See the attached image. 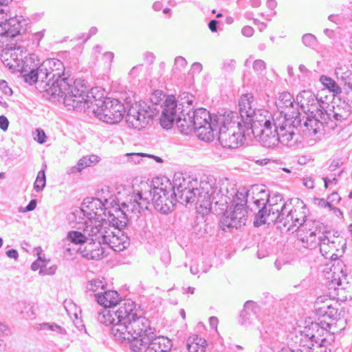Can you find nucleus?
Returning a JSON list of instances; mask_svg holds the SVG:
<instances>
[{"instance_id":"f257e3e1","label":"nucleus","mask_w":352,"mask_h":352,"mask_svg":"<svg viewBox=\"0 0 352 352\" xmlns=\"http://www.w3.org/2000/svg\"><path fill=\"white\" fill-rule=\"evenodd\" d=\"M162 109L160 124L164 129H170L175 121L177 128L184 135L195 133L192 112L190 107H186L183 103H179L174 96H168L163 104H152L134 103L128 109L126 122L129 126L141 130L146 127L154 116L159 114Z\"/></svg>"},{"instance_id":"f03ea898","label":"nucleus","mask_w":352,"mask_h":352,"mask_svg":"<svg viewBox=\"0 0 352 352\" xmlns=\"http://www.w3.org/2000/svg\"><path fill=\"white\" fill-rule=\"evenodd\" d=\"M172 186L175 197L184 205L194 203L209 211L212 203L218 204L220 201L221 190L212 176H208L199 182L197 179L175 174Z\"/></svg>"},{"instance_id":"7ed1b4c3","label":"nucleus","mask_w":352,"mask_h":352,"mask_svg":"<svg viewBox=\"0 0 352 352\" xmlns=\"http://www.w3.org/2000/svg\"><path fill=\"white\" fill-rule=\"evenodd\" d=\"M128 321H131L129 319ZM130 326H120L116 330L119 338L126 339L129 347L133 352H169L172 342L164 336H157L155 328L151 327V322L141 316L137 320L127 322Z\"/></svg>"},{"instance_id":"20e7f679","label":"nucleus","mask_w":352,"mask_h":352,"mask_svg":"<svg viewBox=\"0 0 352 352\" xmlns=\"http://www.w3.org/2000/svg\"><path fill=\"white\" fill-rule=\"evenodd\" d=\"M35 71L38 87L53 100L58 102L63 100L68 110L75 109L82 102V96L86 91L84 80L76 79L72 82V79L65 78L54 80V74L50 75L47 69H45L43 63Z\"/></svg>"},{"instance_id":"39448f33","label":"nucleus","mask_w":352,"mask_h":352,"mask_svg":"<svg viewBox=\"0 0 352 352\" xmlns=\"http://www.w3.org/2000/svg\"><path fill=\"white\" fill-rule=\"evenodd\" d=\"M296 230L303 247L313 249L319 246L321 254L326 258H338L336 252L346 245L345 240L338 231L331 232L318 221L305 219V222Z\"/></svg>"},{"instance_id":"423d86ee","label":"nucleus","mask_w":352,"mask_h":352,"mask_svg":"<svg viewBox=\"0 0 352 352\" xmlns=\"http://www.w3.org/2000/svg\"><path fill=\"white\" fill-rule=\"evenodd\" d=\"M255 214L254 226L259 227L265 223H274L287 227V231L298 228L305 222L306 214L305 207L295 208L292 204V199L283 202L279 208H272V213H266V208L263 207Z\"/></svg>"},{"instance_id":"0eeeda50","label":"nucleus","mask_w":352,"mask_h":352,"mask_svg":"<svg viewBox=\"0 0 352 352\" xmlns=\"http://www.w3.org/2000/svg\"><path fill=\"white\" fill-rule=\"evenodd\" d=\"M85 82L86 91L82 96L83 100L75 109L91 108L92 112L95 114L96 117L102 122L111 124L118 123L122 119L125 113L124 104L115 98L96 99L93 95L94 89H91L90 93L91 96H89V89L87 85V82L86 81Z\"/></svg>"},{"instance_id":"6e6552de","label":"nucleus","mask_w":352,"mask_h":352,"mask_svg":"<svg viewBox=\"0 0 352 352\" xmlns=\"http://www.w3.org/2000/svg\"><path fill=\"white\" fill-rule=\"evenodd\" d=\"M216 118L217 120L214 121V124H217L214 138L218 137L221 145L230 149L236 148L241 145L247 133L243 132L246 129L238 120L237 113L230 111L225 115H219Z\"/></svg>"},{"instance_id":"1a4fd4ad","label":"nucleus","mask_w":352,"mask_h":352,"mask_svg":"<svg viewBox=\"0 0 352 352\" xmlns=\"http://www.w3.org/2000/svg\"><path fill=\"white\" fill-rule=\"evenodd\" d=\"M89 221L90 223H86L83 229L88 241L90 242L84 248L80 247L78 252L88 259L98 260L104 254V248L101 245L107 242V236L110 229L109 223L104 219Z\"/></svg>"},{"instance_id":"9d476101","label":"nucleus","mask_w":352,"mask_h":352,"mask_svg":"<svg viewBox=\"0 0 352 352\" xmlns=\"http://www.w3.org/2000/svg\"><path fill=\"white\" fill-rule=\"evenodd\" d=\"M142 316L138 314V311L135 309V304L131 300L123 301L120 303V307L116 309H109L107 307H103L101 311L98 313L97 319L101 324L105 325L111 324V333L114 336L116 340L120 341L121 342H125L126 339L119 338L117 336L118 333H116L118 327L122 325L130 326L128 324V320L131 322L133 320H137Z\"/></svg>"},{"instance_id":"9b49d317","label":"nucleus","mask_w":352,"mask_h":352,"mask_svg":"<svg viewBox=\"0 0 352 352\" xmlns=\"http://www.w3.org/2000/svg\"><path fill=\"white\" fill-rule=\"evenodd\" d=\"M307 117L301 119L300 113L298 111H288L285 113L284 119L280 120L281 122V127L284 128L287 132L292 133V146H294L297 142L296 138V133L295 130L298 132H302L305 135L311 137L320 132L322 129V125L320 119L311 117L309 114L306 113Z\"/></svg>"},{"instance_id":"f8f14e48","label":"nucleus","mask_w":352,"mask_h":352,"mask_svg":"<svg viewBox=\"0 0 352 352\" xmlns=\"http://www.w3.org/2000/svg\"><path fill=\"white\" fill-rule=\"evenodd\" d=\"M292 134L281 127L280 120H273V123L270 126L266 125L261 129H256V132L252 135L263 146L270 148H274L278 143L292 146Z\"/></svg>"},{"instance_id":"ddd939ff","label":"nucleus","mask_w":352,"mask_h":352,"mask_svg":"<svg viewBox=\"0 0 352 352\" xmlns=\"http://www.w3.org/2000/svg\"><path fill=\"white\" fill-rule=\"evenodd\" d=\"M192 120L195 125V133L197 137L205 142H212L214 139V132L217 131V124H213L216 118L219 115L212 116L208 111L199 108L192 111Z\"/></svg>"},{"instance_id":"4468645a","label":"nucleus","mask_w":352,"mask_h":352,"mask_svg":"<svg viewBox=\"0 0 352 352\" xmlns=\"http://www.w3.org/2000/svg\"><path fill=\"white\" fill-rule=\"evenodd\" d=\"M157 186L155 180H142L135 189L137 192L131 196L128 203L123 202L122 206L124 208L126 207L127 210H131L133 213H140L141 210L148 209L154 188Z\"/></svg>"},{"instance_id":"2eb2a0df","label":"nucleus","mask_w":352,"mask_h":352,"mask_svg":"<svg viewBox=\"0 0 352 352\" xmlns=\"http://www.w3.org/2000/svg\"><path fill=\"white\" fill-rule=\"evenodd\" d=\"M155 183L157 186L154 188L151 201L156 210L163 214H168L174 207L172 184L167 179H165L164 182L159 178L155 179Z\"/></svg>"},{"instance_id":"dca6fc26","label":"nucleus","mask_w":352,"mask_h":352,"mask_svg":"<svg viewBox=\"0 0 352 352\" xmlns=\"http://www.w3.org/2000/svg\"><path fill=\"white\" fill-rule=\"evenodd\" d=\"M336 107L330 106L329 104L325 102L324 107L319 109L320 112L316 114L320 118L322 128L324 126L330 129H333L337 126L338 121L346 120L350 114L351 107L345 101L340 102Z\"/></svg>"},{"instance_id":"f3484780","label":"nucleus","mask_w":352,"mask_h":352,"mask_svg":"<svg viewBox=\"0 0 352 352\" xmlns=\"http://www.w3.org/2000/svg\"><path fill=\"white\" fill-rule=\"evenodd\" d=\"M338 303L324 296H320L314 304L318 321L322 324L331 327L333 322L340 318L338 309Z\"/></svg>"},{"instance_id":"a211bd4d","label":"nucleus","mask_w":352,"mask_h":352,"mask_svg":"<svg viewBox=\"0 0 352 352\" xmlns=\"http://www.w3.org/2000/svg\"><path fill=\"white\" fill-rule=\"evenodd\" d=\"M331 327L322 324L320 321L311 322L302 331L300 344H314L319 342H328L327 336Z\"/></svg>"},{"instance_id":"6ab92c4d","label":"nucleus","mask_w":352,"mask_h":352,"mask_svg":"<svg viewBox=\"0 0 352 352\" xmlns=\"http://www.w3.org/2000/svg\"><path fill=\"white\" fill-rule=\"evenodd\" d=\"M296 100L298 105L305 113L309 114L311 117L320 119L316 114L320 112L319 109L324 107L325 102L320 101L314 92L310 90H303L297 95Z\"/></svg>"},{"instance_id":"aec40b11","label":"nucleus","mask_w":352,"mask_h":352,"mask_svg":"<svg viewBox=\"0 0 352 352\" xmlns=\"http://www.w3.org/2000/svg\"><path fill=\"white\" fill-rule=\"evenodd\" d=\"M273 118H272L271 113L263 109H257L254 113L249 118L248 120H245L243 124L246 131H243L244 133H247V136L250 137V135L256 132V129H261L266 125L273 123Z\"/></svg>"},{"instance_id":"412c9836","label":"nucleus","mask_w":352,"mask_h":352,"mask_svg":"<svg viewBox=\"0 0 352 352\" xmlns=\"http://www.w3.org/2000/svg\"><path fill=\"white\" fill-rule=\"evenodd\" d=\"M247 210L244 207H241V204L234 205V210L230 215L224 214L221 221V228L223 230H231L238 229L245 224L247 220Z\"/></svg>"},{"instance_id":"4be33fe9","label":"nucleus","mask_w":352,"mask_h":352,"mask_svg":"<svg viewBox=\"0 0 352 352\" xmlns=\"http://www.w3.org/2000/svg\"><path fill=\"white\" fill-rule=\"evenodd\" d=\"M85 200L82 204V207L76 209L74 212L73 215L81 218V216L87 217L89 220L92 219H101L104 220L102 214L106 216V209L103 211V204L99 199H92L91 201H88V205H86Z\"/></svg>"},{"instance_id":"5701e85b","label":"nucleus","mask_w":352,"mask_h":352,"mask_svg":"<svg viewBox=\"0 0 352 352\" xmlns=\"http://www.w3.org/2000/svg\"><path fill=\"white\" fill-rule=\"evenodd\" d=\"M258 197L253 201L255 209H263L265 207L266 208V213H272V208H279L283 204V197L280 194H274L272 197L270 196V194L265 190H261L258 195Z\"/></svg>"},{"instance_id":"b1692460","label":"nucleus","mask_w":352,"mask_h":352,"mask_svg":"<svg viewBox=\"0 0 352 352\" xmlns=\"http://www.w3.org/2000/svg\"><path fill=\"white\" fill-rule=\"evenodd\" d=\"M104 244H107L116 252H121L129 245V238L121 230L113 232L109 229Z\"/></svg>"},{"instance_id":"393cba45","label":"nucleus","mask_w":352,"mask_h":352,"mask_svg":"<svg viewBox=\"0 0 352 352\" xmlns=\"http://www.w3.org/2000/svg\"><path fill=\"white\" fill-rule=\"evenodd\" d=\"M260 307L256 302L248 300L245 302L243 309L240 315V322L244 327L254 324L258 320Z\"/></svg>"},{"instance_id":"a878e982","label":"nucleus","mask_w":352,"mask_h":352,"mask_svg":"<svg viewBox=\"0 0 352 352\" xmlns=\"http://www.w3.org/2000/svg\"><path fill=\"white\" fill-rule=\"evenodd\" d=\"M256 109L254 97L250 94L242 95L239 101V111L241 116L239 121L243 124L244 121L248 120Z\"/></svg>"},{"instance_id":"bb28decb","label":"nucleus","mask_w":352,"mask_h":352,"mask_svg":"<svg viewBox=\"0 0 352 352\" xmlns=\"http://www.w3.org/2000/svg\"><path fill=\"white\" fill-rule=\"evenodd\" d=\"M96 300L98 304L103 306V307L111 308L116 309L117 305L122 301L119 302V294L117 292L113 290L104 291L98 292L94 294Z\"/></svg>"},{"instance_id":"cd10ccee","label":"nucleus","mask_w":352,"mask_h":352,"mask_svg":"<svg viewBox=\"0 0 352 352\" xmlns=\"http://www.w3.org/2000/svg\"><path fill=\"white\" fill-rule=\"evenodd\" d=\"M124 210H127L122 206V208H115L112 210L108 211L107 221L111 223L118 230H121L126 226L128 217Z\"/></svg>"},{"instance_id":"c85d7f7f","label":"nucleus","mask_w":352,"mask_h":352,"mask_svg":"<svg viewBox=\"0 0 352 352\" xmlns=\"http://www.w3.org/2000/svg\"><path fill=\"white\" fill-rule=\"evenodd\" d=\"M21 25L15 17L5 19L4 22L0 23V36L6 38H14L20 33Z\"/></svg>"},{"instance_id":"c756f323","label":"nucleus","mask_w":352,"mask_h":352,"mask_svg":"<svg viewBox=\"0 0 352 352\" xmlns=\"http://www.w3.org/2000/svg\"><path fill=\"white\" fill-rule=\"evenodd\" d=\"M43 63L45 69L47 68L50 75L54 74V80L63 79L62 75L64 74L65 67L60 60L56 58L47 59ZM65 78L63 77V78Z\"/></svg>"},{"instance_id":"7c9ffc66","label":"nucleus","mask_w":352,"mask_h":352,"mask_svg":"<svg viewBox=\"0 0 352 352\" xmlns=\"http://www.w3.org/2000/svg\"><path fill=\"white\" fill-rule=\"evenodd\" d=\"M206 340L197 335H192L189 337L187 342L188 352H206Z\"/></svg>"},{"instance_id":"2f4dec72","label":"nucleus","mask_w":352,"mask_h":352,"mask_svg":"<svg viewBox=\"0 0 352 352\" xmlns=\"http://www.w3.org/2000/svg\"><path fill=\"white\" fill-rule=\"evenodd\" d=\"M99 160L100 157L96 155L84 156L78 160L76 166L72 167L71 173L80 172L85 168L98 162Z\"/></svg>"},{"instance_id":"473e14b6","label":"nucleus","mask_w":352,"mask_h":352,"mask_svg":"<svg viewBox=\"0 0 352 352\" xmlns=\"http://www.w3.org/2000/svg\"><path fill=\"white\" fill-rule=\"evenodd\" d=\"M294 99L289 92H283L279 94L278 98L276 102V107L280 110V113L283 112V109L288 108L289 110L293 108Z\"/></svg>"},{"instance_id":"72a5a7b5","label":"nucleus","mask_w":352,"mask_h":352,"mask_svg":"<svg viewBox=\"0 0 352 352\" xmlns=\"http://www.w3.org/2000/svg\"><path fill=\"white\" fill-rule=\"evenodd\" d=\"M320 81L329 91L333 93L334 96H338L341 94V87L333 78L322 75L320 78Z\"/></svg>"},{"instance_id":"f704fd0d","label":"nucleus","mask_w":352,"mask_h":352,"mask_svg":"<svg viewBox=\"0 0 352 352\" xmlns=\"http://www.w3.org/2000/svg\"><path fill=\"white\" fill-rule=\"evenodd\" d=\"M352 70L349 69L346 65L338 64L335 68L334 75L338 80H340L343 84L347 78L351 75Z\"/></svg>"},{"instance_id":"c9c22d12","label":"nucleus","mask_w":352,"mask_h":352,"mask_svg":"<svg viewBox=\"0 0 352 352\" xmlns=\"http://www.w3.org/2000/svg\"><path fill=\"white\" fill-rule=\"evenodd\" d=\"M68 239L75 244H83L88 241L86 234L79 231H69L67 234Z\"/></svg>"},{"instance_id":"e433bc0d","label":"nucleus","mask_w":352,"mask_h":352,"mask_svg":"<svg viewBox=\"0 0 352 352\" xmlns=\"http://www.w3.org/2000/svg\"><path fill=\"white\" fill-rule=\"evenodd\" d=\"M104 286L105 285L102 280L93 279L87 283L86 289L87 291L98 293L104 291Z\"/></svg>"},{"instance_id":"4c0bfd02","label":"nucleus","mask_w":352,"mask_h":352,"mask_svg":"<svg viewBox=\"0 0 352 352\" xmlns=\"http://www.w3.org/2000/svg\"><path fill=\"white\" fill-rule=\"evenodd\" d=\"M328 342H319L314 344H303V346H307L310 352H331V349L327 347Z\"/></svg>"},{"instance_id":"58836bf2","label":"nucleus","mask_w":352,"mask_h":352,"mask_svg":"<svg viewBox=\"0 0 352 352\" xmlns=\"http://www.w3.org/2000/svg\"><path fill=\"white\" fill-rule=\"evenodd\" d=\"M45 184H46V178H45V170H41L40 171H38V173L37 174L36 181L34 184V188L38 192L41 191L45 186Z\"/></svg>"},{"instance_id":"ea45409f","label":"nucleus","mask_w":352,"mask_h":352,"mask_svg":"<svg viewBox=\"0 0 352 352\" xmlns=\"http://www.w3.org/2000/svg\"><path fill=\"white\" fill-rule=\"evenodd\" d=\"M303 44L308 47L314 48L317 46L318 41L312 34H305L302 37Z\"/></svg>"},{"instance_id":"a19ab883","label":"nucleus","mask_w":352,"mask_h":352,"mask_svg":"<svg viewBox=\"0 0 352 352\" xmlns=\"http://www.w3.org/2000/svg\"><path fill=\"white\" fill-rule=\"evenodd\" d=\"M247 192L237 191V192L235 195V197L233 199V204L232 206L234 207V205H236L237 204H241V207H244V206L247 203Z\"/></svg>"},{"instance_id":"79ce46f5","label":"nucleus","mask_w":352,"mask_h":352,"mask_svg":"<svg viewBox=\"0 0 352 352\" xmlns=\"http://www.w3.org/2000/svg\"><path fill=\"white\" fill-rule=\"evenodd\" d=\"M36 250L38 252V259L32 263V264L31 265V269L33 271H36L38 269H40L39 274H43L44 272L43 270V268L44 267H45V264H41V253L39 252V251H41V248L40 247H38V248H36Z\"/></svg>"},{"instance_id":"37998d69","label":"nucleus","mask_w":352,"mask_h":352,"mask_svg":"<svg viewBox=\"0 0 352 352\" xmlns=\"http://www.w3.org/2000/svg\"><path fill=\"white\" fill-rule=\"evenodd\" d=\"M252 67L254 72L261 74L266 69V64L263 60L258 59L254 60Z\"/></svg>"},{"instance_id":"c03bdc74","label":"nucleus","mask_w":352,"mask_h":352,"mask_svg":"<svg viewBox=\"0 0 352 352\" xmlns=\"http://www.w3.org/2000/svg\"><path fill=\"white\" fill-rule=\"evenodd\" d=\"M126 156L129 157V161L134 164H139L140 162L142 157H146V154L142 153H127Z\"/></svg>"},{"instance_id":"a18cd8bd","label":"nucleus","mask_w":352,"mask_h":352,"mask_svg":"<svg viewBox=\"0 0 352 352\" xmlns=\"http://www.w3.org/2000/svg\"><path fill=\"white\" fill-rule=\"evenodd\" d=\"M187 65L186 60L182 56H177L175 59V69L182 71Z\"/></svg>"},{"instance_id":"49530a36","label":"nucleus","mask_w":352,"mask_h":352,"mask_svg":"<svg viewBox=\"0 0 352 352\" xmlns=\"http://www.w3.org/2000/svg\"><path fill=\"white\" fill-rule=\"evenodd\" d=\"M24 80L25 82L32 85L33 83L37 84V77L36 75V71L32 70L30 73L23 76Z\"/></svg>"},{"instance_id":"de8ad7c7","label":"nucleus","mask_w":352,"mask_h":352,"mask_svg":"<svg viewBox=\"0 0 352 352\" xmlns=\"http://www.w3.org/2000/svg\"><path fill=\"white\" fill-rule=\"evenodd\" d=\"M47 136L43 129H37L36 130V136L34 140L39 144H43L46 141Z\"/></svg>"},{"instance_id":"09e8293b","label":"nucleus","mask_w":352,"mask_h":352,"mask_svg":"<svg viewBox=\"0 0 352 352\" xmlns=\"http://www.w3.org/2000/svg\"><path fill=\"white\" fill-rule=\"evenodd\" d=\"M236 65V61L234 59H226L223 62V69L226 72L232 71Z\"/></svg>"},{"instance_id":"8fccbe9b","label":"nucleus","mask_w":352,"mask_h":352,"mask_svg":"<svg viewBox=\"0 0 352 352\" xmlns=\"http://www.w3.org/2000/svg\"><path fill=\"white\" fill-rule=\"evenodd\" d=\"M36 204H37L36 199H32L25 208L21 207L19 208V211L21 212H29V211H32L36 208Z\"/></svg>"},{"instance_id":"3c124183","label":"nucleus","mask_w":352,"mask_h":352,"mask_svg":"<svg viewBox=\"0 0 352 352\" xmlns=\"http://www.w3.org/2000/svg\"><path fill=\"white\" fill-rule=\"evenodd\" d=\"M12 0H0V14L7 15V12H9L8 5L12 2Z\"/></svg>"},{"instance_id":"603ef678","label":"nucleus","mask_w":352,"mask_h":352,"mask_svg":"<svg viewBox=\"0 0 352 352\" xmlns=\"http://www.w3.org/2000/svg\"><path fill=\"white\" fill-rule=\"evenodd\" d=\"M0 89L7 96L12 94V89L8 87L7 82L3 80H0Z\"/></svg>"},{"instance_id":"864d4df0","label":"nucleus","mask_w":352,"mask_h":352,"mask_svg":"<svg viewBox=\"0 0 352 352\" xmlns=\"http://www.w3.org/2000/svg\"><path fill=\"white\" fill-rule=\"evenodd\" d=\"M327 199L330 202L331 206H332L333 204L338 203L341 198L336 192H333L328 196Z\"/></svg>"},{"instance_id":"5fc2aeb1","label":"nucleus","mask_w":352,"mask_h":352,"mask_svg":"<svg viewBox=\"0 0 352 352\" xmlns=\"http://www.w3.org/2000/svg\"><path fill=\"white\" fill-rule=\"evenodd\" d=\"M322 180L324 181V186L325 188L329 187V184H333L336 185L338 184V178L336 177V175L335 174L333 178H329V177H322Z\"/></svg>"},{"instance_id":"6e6d98bb","label":"nucleus","mask_w":352,"mask_h":352,"mask_svg":"<svg viewBox=\"0 0 352 352\" xmlns=\"http://www.w3.org/2000/svg\"><path fill=\"white\" fill-rule=\"evenodd\" d=\"M254 29L249 25L244 26L241 30V33L246 37H250L254 34Z\"/></svg>"},{"instance_id":"4d7b16f0","label":"nucleus","mask_w":352,"mask_h":352,"mask_svg":"<svg viewBox=\"0 0 352 352\" xmlns=\"http://www.w3.org/2000/svg\"><path fill=\"white\" fill-rule=\"evenodd\" d=\"M9 126V121L5 116H0V129L6 131Z\"/></svg>"},{"instance_id":"13d9d810","label":"nucleus","mask_w":352,"mask_h":352,"mask_svg":"<svg viewBox=\"0 0 352 352\" xmlns=\"http://www.w3.org/2000/svg\"><path fill=\"white\" fill-rule=\"evenodd\" d=\"M342 162L340 159L333 160L329 166L330 171H334L336 168H339L342 165Z\"/></svg>"},{"instance_id":"bf43d9fd","label":"nucleus","mask_w":352,"mask_h":352,"mask_svg":"<svg viewBox=\"0 0 352 352\" xmlns=\"http://www.w3.org/2000/svg\"><path fill=\"white\" fill-rule=\"evenodd\" d=\"M315 204H317L318 206H320L322 208H326V207L331 208V206L330 205V202H329L328 199L325 200L324 199L317 198V199H315Z\"/></svg>"},{"instance_id":"052dcab7","label":"nucleus","mask_w":352,"mask_h":352,"mask_svg":"<svg viewBox=\"0 0 352 352\" xmlns=\"http://www.w3.org/2000/svg\"><path fill=\"white\" fill-rule=\"evenodd\" d=\"M44 32H45V30L35 33L32 36L33 41L36 42L37 45H38L41 40L44 36Z\"/></svg>"},{"instance_id":"680f3d73","label":"nucleus","mask_w":352,"mask_h":352,"mask_svg":"<svg viewBox=\"0 0 352 352\" xmlns=\"http://www.w3.org/2000/svg\"><path fill=\"white\" fill-rule=\"evenodd\" d=\"M303 184L309 189L314 188V180L312 177H307L303 179Z\"/></svg>"},{"instance_id":"e2e57ef3","label":"nucleus","mask_w":352,"mask_h":352,"mask_svg":"<svg viewBox=\"0 0 352 352\" xmlns=\"http://www.w3.org/2000/svg\"><path fill=\"white\" fill-rule=\"evenodd\" d=\"M48 330L54 331H58L60 333L63 334L65 333V330L62 328L60 326L56 324H50V328Z\"/></svg>"},{"instance_id":"0e129e2a","label":"nucleus","mask_w":352,"mask_h":352,"mask_svg":"<svg viewBox=\"0 0 352 352\" xmlns=\"http://www.w3.org/2000/svg\"><path fill=\"white\" fill-rule=\"evenodd\" d=\"M161 260L164 265H168L170 261V253L168 251L163 252L161 255Z\"/></svg>"},{"instance_id":"69168bd1","label":"nucleus","mask_w":352,"mask_h":352,"mask_svg":"<svg viewBox=\"0 0 352 352\" xmlns=\"http://www.w3.org/2000/svg\"><path fill=\"white\" fill-rule=\"evenodd\" d=\"M344 89L348 88L351 91H352V72L351 75L347 78V80L343 84Z\"/></svg>"},{"instance_id":"338daca9","label":"nucleus","mask_w":352,"mask_h":352,"mask_svg":"<svg viewBox=\"0 0 352 352\" xmlns=\"http://www.w3.org/2000/svg\"><path fill=\"white\" fill-rule=\"evenodd\" d=\"M6 255L16 260L19 256L18 252L14 249L9 250L6 252Z\"/></svg>"},{"instance_id":"774afa93","label":"nucleus","mask_w":352,"mask_h":352,"mask_svg":"<svg viewBox=\"0 0 352 352\" xmlns=\"http://www.w3.org/2000/svg\"><path fill=\"white\" fill-rule=\"evenodd\" d=\"M218 21L216 20H211L208 23V28L212 32H216L217 31V24Z\"/></svg>"}]
</instances>
